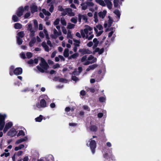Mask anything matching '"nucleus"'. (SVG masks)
<instances>
[{
  "label": "nucleus",
  "instance_id": "obj_1",
  "mask_svg": "<svg viewBox=\"0 0 161 161\" xmlns=\"http://www.w3.org/2000/svg\"><path fill=\"white\" fill-rule=\"evenodd\" d=\"M92 30V28L87 25H85V28L80 31L82 37L84 39H86L88 40H91L94 36Z\"/></svg>",
  "mask_w": 161,
  "mask_h": 161
},
{
  "label": "nucleus",
  "instance_id": "obj_2",
  "mask_svg": "<svg viewBox=\"0 0 161 161\" xmlns=\"http://www.w3.org/2000/svg\"><path fill=\"white\" fill-rule=\"evenodd\" d=\"M6 116L5 114H0V130H2L3 129V132L4 133L6 132L13 125L12 123L9 122L5 124H5V119Z\"/></svg>",
  "mask_w": 161,
  "mask_h": 161
},
{
  "label": "nucleus",
  "instance_id": "obj_3",
  "mask_svg": "<svg viewBox=\"0 0 161 161\" xmlns=\"http://www.w3.org/2000/svg\"><path fill=\"white\" fill-rule=\"evenodd\" d=\"M80 6H81L82 9L84 10L86 9L87 6L90 7L89 8V10L93 12L97 9V6L95 5L94 4L91 2L87 1L86 3H82L80 4Z\"/></svg>",
  "mask_w": 161,
  "mask_h": 161
},
{
  "label": "nucleus",
  "instance_id": "obj_4",
  "mask_svg": "<svg viewBox=\"0 0 161 161\" xmlns=\"http://www.w3.org/2000/svg\"><path fill=\"white\" fill-rule=\"evenodd\" d=\"M39 65L37 66V69L42 73L44 72L45 70H47L49 68L47 63L43 58H41V62L40 63Z\"/></svg>",
  "mask_w": 161,
  "mask_h": 161
},
{
  "label": "nucleus",
  "instance_id": "obj_5",
  "mask_svg": "<svg viewBox=\"0 0 161 161\" xmlns=\"http://www.w3.org/2000/svg\"><path fill=\"white\" fill-rule=\"evenodd\" d=\"M94 29L97 36L101 35L103 33V27L101 25H98L94 27Z\"/></svg>",
  "mask_w": 161,
  "mask_h": 161
},
{
  "label": "nucleus",
  "instance_id": "obj_6",
  "mask_svg": "<svg viewBox=\"0 0 161 161\" xmlns=\"http://www.w3.org/2000/svg\"><path fill=\"white\" fill-rule=\"evenodd\" d=\"M89 142V144H87V145L88 146L90 147L92 153L94 154L95 152V149L96 147V143L95 141L92 139H90Z\"/></svg>",
  "mask_w": 161,
  "mask_h": 161
},
{
  "label": "nucleus",
  "instance_id": "obj_7",
  "mask_svg": "<svg viewBox=\"0 0 161 161\" xmlns=\"http://www.w3.org/2000/svg\"><path fill=\"white\" fill-rule=\"evenodd\" d=\"M108 21H106L104 24V27L105 28H106V31H107L108 29L111 26L113 21L110 16H108Z\"/></svg>",
  "mask_w": 161,
  "mask_h": 161
},
{
  "label": "nucleus",
  "instance_id": "obj_8",
  "mask_svg": "<svg viewBox=\"0 0 161 161\" xmlns=\"http://www.w3.org/2000/svg\"><path fill=\"white\" fill-rule=\"evenodd\" d=\"M36 107L38 108H45L46 107V102L44 99H42L41 100L40 103H37L36 105Z\"/></svg>",
  "mask_w": 161,
  "mask_h": 161
},
{
  "label": "nucleus",
  "instance_id": "obj_9",
  "mask_svg": "<svg viewBox=\"0 0 161 161\" xmlns=\"http://www.w3.org/2000/svg\"><path fill=\"white\" fill-rule=\"evenodd\" d=\"M81 62L84 65H87L89 64L88 60L87 55L83 56L81 59Z\"/></svg>",
  "mask_w": 161,
  "mask_h": 161
},
{
  "label": "nucleus",
  "instance_id": "obj_10",
  "mask_svg": "<svg viewBox=\"0 0 161 161\" xmlns=\"http://www.w3.org/2000/svg\"><path fill=\"white\" fill-rule=\"evenodd\" d=\"M79 52L82 54H90L92 53V52L88 49L83 48L80 49L79 50Z\"/></svg>",
  "mask_w": 161,
  "mask_h": 161
},
{
  "label": "nucleus",
  "instance_id": "obj_11",
  "mask_svg": "<svg viewBox=\"0 0 161 161\" xmlns=\"http://www.w3.org/2000/svg\"><path fill=\"white\" fill-rule=\"evenodd\" d=\"M17 133L15 129L14 128H12L8 132L7 135L13 137L15 136Z\"/></svg>",
  "mask_w": 161,
  "mask_h": 161
},
{
  "label": "nucleus",
  "instance_id": "obj_12",
  "mask_svg": "<svg viewBox=\"0 0 161 161\" xmlns=\"http://www.w3.org/2000/svg\"><path fill=\"white\" fill-rule=\"evenodd\" d=\"M24 12V10L23 7H20L18 8L16 14L18 16L20 17L23 15Z\"/></svg>",
  "mask_w": 161,
  "mask_h": 161
},
{
  "label": "nucleus",
  "instance_id": "obj_13",
  "mask_svg": "<svg viewBox=\"0 0 161 161\" xmlns=\"http://www.w3.org/2000/svg\"><path fill=\"white\" fill-rule=\"evenodd\" d=\"M14 73L16 75H21L22 73V69L20 67L17 68L14 70Z\"/></svg>",
  "mask_w": 161,
  "mask_h": 161
},
{
  "label": "nucleus",
  "instance_id": "obj_14",
  "mask_svg": "<svg viewBox=\"0 0 161 161\" xmlns=\"http://www.w3.org/2000/svg\"><path fill=\"white\" fill-rule=\"evenodd\" d=\"M88 60L89 64L93 63L96 62L97 61V58L94 57L92 55H90L88 57Z\"/></svg>",
  "mask_w": 161,
  "mask_h": 161
},
{
  "label": "nucleus",
  "instance_id": "obj_15",
  "mask_svg": "<svg viewBox=\"0 0 161 161\" xmlns=\"http://www.w3.org/2000/svg\"><path fill=\"white\" fill-rule=\"evenodd\" d=\"M104 157L107 159L108 160L110 158L112 160H115V158L114 156L110 153L109 154H108V153H106L104 155Z\"/></svg>",
  "mask_w": 161,
  "mask_h": 161
},
{
  "label": "nucleus",
  "instance_id": "obj_16",
  "mask_svg": "<svg viewBox=\"0 0 161 161\" xmlns=\"http://www.w3.org/2000/svg\"><path fill=\"white\" fill-rule=\"evenodd\" d=\"M107 13V11L104 10L103 11H101L98 13L99 17L100 19H103L105 17Z\"/></svg>",
  "mask_w": 161,
  "mask_h": 161
},
{
  "label": "nucleus",
  "instance_id": "obj_17",
  "mask_svg": "<svg viewBox=\"0 0 161 161\" xmlns=\"http://www.w3.org/2000/svg\"><path fill=\"white\" fill-rule=\"evenodd\" d=\"M82 70V69L81 67H79L78 69H75L73 73V74L75 75H79L80 73L81 72Z\"/></svg>",
  "mask_w": 161,
  "mask_h": 161
},
{
  "label": "nucleus",
  "instance_id": "obj_18",
  "mask_svg": "<svg viewBox=\"0 0 161 161\" xmlns=\"http://www.w3.org/2000/svg\"><path fill=\"white\" fill-rule=\"evenodd\" d=\"M28 138L27 136H25L24 138L20 139L17 140L15 142V144H18L20 143H21L24 142L26 141L27 140Z\"/></svg>",
  "mask_w": 161,
  "mask_h": 161
},
{
  "label": "nucleus",
  "instance_id": "obj_19",
  "mask_svg": "<svg viewBox=\"0 0 161 161\" xmlns=\"http://www.w3.org/2000/svg\"><path fill=\"white\" fill-rule=\"evenodd\" d=\"M97 66V65L96 64H93L90 65L88 66V68L86 69V70L87 72L88 71L90 70H93L96 68Z\"/></svg>",
  "mask_w": 161,
  "mask_h": 161
},
{
  "label": "nucleus",
  "instance_id": "obj_20",
  "mask_svg": "<svg viewBox=\"0 0 161 161\" xmlns=\"http://www.w3.org/2000/svg\"><path fill=\"white\" fill-rule=\"evenodd\" d=\"M53 33L54 36L56 37H57L62 35L61 31H57L55 29H53Z\"/></svg>",
  "mask_w": 161,
  "mask_h": 161
},
{
  "label": "nucleus",
  "instance_id": "obj_21",
  "mask_svg": "<svg viewBox=\"0 0 161 161\" xmlns=\"http://www.w3.org/2000/svg\"><path fill=\"white\" fill-rule=\"evenodd\" d=\"M104 1L108 8L109 9H111L112 6L111 2L109 0H104Z\"/></svg>",
  "mask_w": 161,
  "mask_h": 161
},
{
  "label": "nucleus",
  "instance_id": "obj_22",
  "mask_svg": "<svg viewBox=\"0 0 161 161\" xmlns=\"http://www.w3.org/2000/svg\"><path fill=\"white\" fill-rule=\"evenodd\" d=\"M31 11L32 13H34L37 11V8L35 4H33L31 7Z\"/></svg>",
  "mask_w": 161,
  "mask_h": 161
},
{
  "label": "nucleus",
  "instance_id": "obj_23",
  "mask_svg": "<svg viewBox=\"0 0 161 161\" xmlns=\"http://www.w3.org/2000/svg\"><path fill=\"white\" fill-rule=\"evenodd\" d=\"M36 29H35V28H34L28 31L30 32V37H33L34 36H35V33L36 31Z\"/></svg>",
  "mask_w": 161,
  "mask_h": 161
},
{
  "label": "nucleus",
  "instance_id": "obj_24",
  "mask_svg": "<svg viewBox=\"0 0 161 161\" xmlns=\"http://www.w3.org/2000/svg\"><path fill=\"white\" fill-rule=\"evenodd\" d=\"M36 38L35 37H33L29 43V45L30 47H32L33 46L34 44L36 42Z\"/></svg>",
  "mask_w": 161,
  "mask_h": 161
},
{
  "label": "nucleus",
  "instance_id": "obj_25",
  "mask_svg": "<svg viewBox=\"0 0 161 161\" xmlns=\"http://www.w3.org/2000/svg\"><path fill=\"white\" fill-rule=\"evenodd\" d=\"M95 1L97 3L103 6H104L105 5L104 1H103V0H95Z\"/></svg>",
  "mask_w": 161,
  "mask_h": 161
},
{
  "label": "nucleus",
  "instance_id": "obj_26",
  "mask_svg": "<svg viewBox=\"0 0 161 161\" xmlns=\"http://www.w3.org/2000/svg\"><path fill=\"white\" fill-rule=\"evenodd\" d=\"M66 10L67 11V14L70 16H74L75 15V14L72 12V9L70 8H66Z\"/></svg>",
  "mask_w": 161,
  "mask_h": 161
},
{
  "label": "nucleus",
  "instance_id": "obj_27",
  "mask_svg": "<svg viewBox=\"0 0 161 161\" xmlns=\"http://www.w3.org/2000/svg\"><path fill=\"white\" fill-rule=\"evenodd\" d=\"M42 46L44 48L45 50L47 52H49V51L48 47L46 45L44 42H43L42 44Z\"/></svg>",
  "mask_w": 161,
  "mask_h": 161
},
{
  "label": "nucleus",
  "instance_id": "obj_28",
  "mask_svg": "<svg viewBox=\"0 0 161 161\" xmlns=\"http://www.w3.org/2000/svg\"><path fill=\"white\" fill-rule=\"evenodd\" d=\"M25 147V145H24L23 144H20L18 146L15 147L14 148V150L15 151H17L22 149V148Z\"/></svg>",
  "mask_w": 161,
  "mask_h": 161
},
{
  "label": "nucleus",
  "instance_id": "obj_29",
  "mask_svg": "<svg viewBox=\"0 0 161 161\" xmlns=\"http://www.w3.org/2000/svg\"><path fill=\"white\" fill-rule=\"evenodd\" d=\"M93 42L94 43L93 48H95L97 46L99 43V41L97 40V38H95L93 40Z\"/></svg>",
  "mask_w": 161,
  "mask_h": 161
},
{
  "label": "nucleus",
  "instance_id": "obj_30",
  "mask_svg": "<svg viewBox=\"0 0 161 161\" xmlns=\"http://www.w3.org/2000/svg\"><path fill=\"white\" fill-rule=\"evenodd\" d=\"M25 36V34L23 31H20L19 32L17 35V36L16 37H19L20 38H22L24 37Z\"/></svg>",
  "mask_w": 161,
  "mask_h": 161
},
{
  "label": "nucleus",
  "instance_id": "obj_31",
  "mask_svg": "<svg viewBox=\"0 0 161 161\" xmlns=\"http://www.w3.org/2000/svg\"><path fill=\"white\" fill-rule=\"evenodd\" d=\"M104 51L103 48L100 49L99 48H96L95 49V52H98L99 54H102Z\"/></svg>",
  "mask_w": 161,
  "mask_h": 161
},
{
  "label": "nucleus",
  "instance_id": "obj_32",
  "mask_svg": "<svg viewBox=\"0 0 161 161\" xmlns=\"http://www.w3.org/2000/svg\"><path fill=\"white\" fill-rule=\"evenodd\" d=\"M74 42V44L76 47H79L80 46V40H77L75 39H73Z\"/></svg>",
  "mask_w": 161,
  "mask_h": 161
},
{
  "label": "nucleus",
  "instance_id": "obj_33",
  "mask_svg": "<svg viewBox=\"0 0 161 161\" xmlns=\"http://www.w3.org/2000/svg\"><path fill=\"white\" fill-rule=\"evenodd\" d=\"M69 50L68 48L65 49L64 52V55L65 57H67L69 55Z\"/></svg>",
  "mask_w": 161,
  "mask_h": 161
},
{
  "label": "nucleus",
  "instance_id": "obj_34",
  "mask_svg": "<svg viewBox=\"0 0 161 161\" xmlns=\"http://www.w3.org/2000/svg\"><path fill=\"white\" fill-rule=\"evenodd\" d=\"M22 25L19 23L15 24L14 27L16 29H19L22 28Z\"/></svg>",
  "mask_w": 161,
  "mask_h": 161
},
{
  "label": "nucleus",
  "instance_id": "obj_35",
  "mask_svg": "<svg viewBox=\"0 0 161 161\" xmlns=\"http://www.w3.org/2000/svg\"><path fill=\"white\" fill-rule=\"evenodd\" d=\"M75 25L71 23H68L67 26V28L69 29H72L74 28Z\"/></svg>",
  "mask_w": 161,
  "mask_h": 161
},
{
  "label": "nucleus",
  "instance_id": "obj_36",
  "mask_svg": "<svg viewBox=\"0 0 161 161\" xmlns=\"http://www.w3.org/2000/svg\"><path fill=\"white\" fill-rule=\"evenodd\" d=\"M110 30L111 31L108 34V37H110L112 36L113 33H114L115 31V29L113 28H111L110 29Z\"/></svg>",
  "mask_w": 161,
  "mask_h": 161
},
{
  "label": "nucleus",
  "instance_id": "obj_37",
  "mask_svg": "<svg viewBox=\"0 0 161 161\" xmlns=\"http://www.w3.org/2000/svg\"><path fill=\"white\" fill-rule=\"evenodd\" d=\"M42 118L43 116L42 115H40L39 117L36 118L35 119L36 121V122H40L42 121Z\"/></svg>",
  "mask_w": 161,
  "mask_h": 161
},
{
  "label": "nucleus",
  "instance_id": "obj_38",
  "mask_svg": "<svg viewBox=\"0 0 161 161\" xmlns=\"http://www.w3.org/2000/svg\"><path fill=\"white\" fill-rule=\"evenodd\" d=\"M17 42L18 45L21 44L23 42V40L21 38L18 37H16Z\"/></svg>",
  "mask_w": 161,
  "mask_h": 161
},
{
  "label": "nucleus",
  "instance_id": "obj_39",
  "mask_svg": "<svg viewBox=\"0 0 161 161\" xmlns=\"http://www.w3.org/2000/svg\"><path fill=\"white\" fill-rule=\"evenodd\" d=\"M26 27L27 31L29 30L30 29L33 28L32 25L31 23H28L26 25Z\"/></svg>",
  "mask_w": 161,
  "mask_h": 161
},
{
  "label": "nucleus",
  "instance_id": "obj_40",
  "mask_svg": "<svg viewBox=\"0 0 161 161\" xmlns=\"http://www.w3.org/2000/svg\"><path fill=\"white\" fill-rule=\"evenodd\" d=\"M42 12L46 15L49 16L51 15V14L48 11H46L45 9H42Z\"/></svg>",
  "mask_w": 161,
  "mask_h": 161
},
{
  "label": "nucleus",
  "instance_id": "obj_41",
  "mask_svg": "<svg viewBox=\"0 0 161 161\" xmlns=\"http://www.w3.org/2000/svg\"><path fill=\"white\" fill-rule=\"evenodd\" d=\"M99 99L100 102H105L106 100V98L105 96H104V97H100Z\"/></svg>",
  "mask_w": 161,
  "mask_h": 161
},
{
  "label": "nucleus",
  "instance_id": "obj_42",
  "mask_svg": "<svg viewBox=\"0 0 161 161\" xmlns=\"http://www.w3.org/2000/svg\"><path fill=\"white\" fill-rule=\"evenodd\" d=\"M60 22L64 26H66V22L63 18H61Z\"/></svg>",
  "mask_w": 161,
  "mask_h": 161
},
{
  "label": "nucleus",
  "instance_id": "obj_43",
  "mask_svg": "<svg viewBox=\"0 0 161 161\" xmlns=\"http://www.w3.org/2000/svg\"><path fill=\"white\" fill-rule=\"evenodd\" d=\"M14 66H11L10 67L9 74L11 75H12L13 74V72H14Z\"/></svg>",
  "mask_w": 161,
  "mask_h": 161
},
{
  "label": "nucleus",
  "instance_id": "obj_44",
  "mask_svg": "<svg viewBox=\"0 0 161 161\" xmlns=\"http://www.w3.org/2000/svg\"><path fill=\"white\" fill-rule=\"evenodd\" d=\"M67 38L70 39L72 38V35L71 33V31L70 30H68V31Z\"/></svg>",
  "mask_w": 161,
  "mask_h": 161
},
{
  "label": "nucleus",
  "instance_id": "obj_45",
  "mask_svg": "<svg viewBox=\"0 0 161 161\" xmlns=\"http://www.w3.org/2000/svg\"><path fill=\"white\" fill-rule=\"evenodd\" d=\"M47 160L49 161H54V158L53 156L52 155H50L47 157Z\"/></svg>",
  "mask_w": 161,
  "mask_h": 161
},
{
  "label": "nucleus",
  "instance_id": "obj_46",
  "mask_svg": "<svg viewBox=\"0 0 161 161\" xmlns=\"http://www.w3.org/2000/svg\"><path fill=\"white\" fill-rule=\"evenodd\" d=\"M90 129L91 131H95L97 130V127L95 125H92L90 127Z\"/></svg>",
  "mask_w": 161,
  "mask_h": 161
},
{
  "label": "nucleus",
  "instance_id": "obj_47",
  "mask_svg": "<svg viewBox=\"0 0 161 161\" xmlns=\"http://www.w3.org/2000/svg\"><path fill=\"white\" fill-rule=\"evenodd\" d=\"M41 97L43 98V99L45 100H46L47 101H48V100L49 99L48 97L46 95H42L41 96Z\"/></svg>",
  "mask_w": 161,
  "mask_h": 161
},
{
  "label": "nucleus",
  "instance_id": "obj_48",
  "mask_svg": "<svg viewBox=\"0 0 161 161\" xmlns=\"http://www.w3.org/2000/svg\"><path fill=\"white\" fill-rule=\"evenodd\" d=\"M25 135V134L24 132L22 130H20L19 131L18 134L17 135V136H24Z\"/></svg>",
  "mask_w": 161,
  "mask_h": 161
},
{
  "label": "nucleus",
  "instance_id": "obj_49",
  "mask_svg": "<svg viewBox=\"0 0 161 161\" xmlns=\"http://www.w3.org/2000/svg\"><path fill=\"white\" fill-rule=\"evenodd\" d=\"M33 23L34 25V28L35 29H37L38 28V22L36 19L33 20Z\"/></svg>",
  "mask_w": 161,
  "mask_h": 161
},
{
  "label": "nucleus",
  "instance_id": "obj_50",
  "mask_svg": "<svg viewBox=\"0 0 161 161\" xmlns=\"http://www.w3.org/2000/svg\"><path fill=\"white\" fill-rule=\"evenodd\" d=\"M12 19L14 22H17L19 20L18 17L15 15H14L12 17Z\"/></svg>",
  "mask_w": 161,
  "mask_h": 161
},
{
  "label": "nucleus",
  "instance_id": "obj_51",
  "mask_svg": "<svg viewBox=\"0 0 161 161\" xmlns=\"http://www.w3.org/2000/svg\"><path fill=\"white\" fill-rule=\"evenodd\" d=\"M114 13L117 15L119 19V18L120 16V13L118 10H115L114 12Z\"/></svg>",
  "mask_w": 161,
  "mask_h": 161
},
{
  "label": "nucleus",
  "instance_id": "obj_52",
  "mask_svg": "<svg viewBox=\"0 0 161 161\" xmlns=\"http://www.w3.org/2000/svg\"><path fill=\"white\" fill-rule=\"evenodd\" d=\"M83 108L84 110L86 111H87L89 112L90 111V108L87 105H84L83 106Z\"/></svg>",
  "mask_w": 161,
  "mask_h": 161
},
{
  "label": "nucleus",
  "instance_id": "obj_53",
  "mask_svg": "<svg viewBox=\"0 0 161 161\" xmlns=\"http://www.w3.org/2000/svg\"><path fill=\"white\" fill-rule=\"evenodd\" d=\"M119 2V0H114V7H117L118 6V3Z\"/></svg>",
  "mask_w": 161,
  "mask_h": 161
},
{
  "label": "nucleus",
  "instance_id": "obj_54",
  "mask_svg": "<svg viewBox=\"0 0 161 161\" xmlns=\"http://www.w3.org/2000/svg\"><path fill=\"white\" fill-rule=\"evenodd\" d=\"M70 21L72 22L75 24L77 22V18L74 17L72 18L71 19Z\"/></svg>",
  "mask_w": 161,
  "mask_h": 161
},
{
  "label": "nucleus",
  "instance_id": "obj_55",
  "mask_svg": "<svg viewBox=\"0 0 161 161\" xmlns=\"http://www.w3.org/2000/svg\"><path fill=\"white\" fill-rule=\"evenodd\" d=\"M43 31L46 36V38L47 39H48L49 37L47 31L45 29H44Z\"/></svg>",
  "mask_w": 161,
  "mask_h": 161
},
{
  "label": "nucleus",
  "instance_id": "obj_56",
  "mask_svg": "<svg viewBox=\"0 0 161 161\" xmlns=\"http://www.w3.org/2000/svg\"><path fill=\"white\" fill-rule=\"evenodd\" d=\"M10 155V153H3V154H1V157H3V156H5V157H7L8 156Z\"/></svg>",
  "mask_w": 161,
  "mask_h": 161
},
{
  "label": "nucleus",
  "instance_id": "obj_57",
  "mask_svg": "<svg viewBox=\"0 0 161 161\" xmlns=\"http://www.w3.org/2000/svg\"><path fill=\"white\" fill-rule=\"evenodd\" d=\"M59 81L60 82H62L64 83H67V80L64 78H60L59 79Z\"/></svg>",
  "mask_w": 161,
  "mask_h": 161
},
{
  "label": "nucleus",
  "instance_id": "obj_58",
  "mask_svg": "<svg viewBox=\"0 0 161 161\" xmlns=\"http://www.w3.org/2000/svg\"><path fill=\"white\" fill-rule=\"evenodd\" d=\"M60 20L59 19H57L54 21L53 24L55 25H58L59 22Z\"/></svg>",
  "mask_w": 161,
  "mask_h": 161
},
{
  "label": "nucleus",
  "instance_id": "obj_59",
  "mask_svg": "<svg viewBox=\"0 0 161 161\" xmlns=\"http://www.w3.org/2000/svg\"><path fill=\"white\" fill-rule=\"evenodd\" d=\"M61 13L62 16H65L67 14V11L66 10V8L65 9H64V10L62 11Z\"/></svg>",
  "mask_w": 161,
  "mask_h": 161
},
{
  "label": "nucleus",
  "instance_id": "obj_60",
  "mask_svg": "<svg viewBox=\"0 0 161 161\" xmlns=\"http://www.w3.org/2000/svg\"><path fill=\"white\" fill-rule=\"evenodd\" d=\"M88 91H89L92 93H94L95 92V90L93 88H88L87 89Z\"/></svg>",
  "mask_w": 161,
  "mask_h": 161
},
{
  "label": "nucleus",
  "instance_id": "obj_61",
  "mask_svg": "<svg viewBox=\"0 0 161 161\" xmlns=\"http://www.w3.org/2000/svg\"><path fill=\"white\" fill-rule=\"evenodd\" d=\"M78 56V53H75L73 55H72L70 57L72 58H76V57H77Z\"/></svg>",
  "mask_w": 161,
  "mask_h": 161
},
{
  "label": "nucleus",
  "instance_id": "obj_62",
  "mask_svg": "<svg viewBox=\"0 0 161 161\" xmlns=\"http://www.w3.org/2000/svg\"><path fill=\"white\" fill-rule=\"evenodd\" d=\"M26 56L28 58H30L32 56V54L30 52H28L26 53Z\"/></svg>",
  "mask_w": 161,
  "mask_h": 161
},
{
  "label": "nucleus",
  "instance_id": "obj_63",
  "mask_svg": "<svg viewBox=\"0 0 161 161\" xmlns=\"http://www.w3.org/2000/svg\"><path fill=\"white\" fill-rule=\"evenodd\" d=\"M23 151H20L18 152L15 154L17 156H19L23 154Z\"/></svg>",
  "mask_w": 161,
  "mask_h": 161
},
{
  "label": "nucleus",
  "instance_id": "obj_64",
  "mask_svg": "<svg viewBox=\"0 0 161 161\" xmlns=\"http://www.w3.org/2000/svg\"><path fill=\"white\" fill-rule=\"evenodd\" d=\"M62 29L63 33L66 34L67 33V31L65 28L64 27H63L62 28Z\"/></svg>",
  "mask_w": 161,
  "mask_h": 161
}]
</instances>
